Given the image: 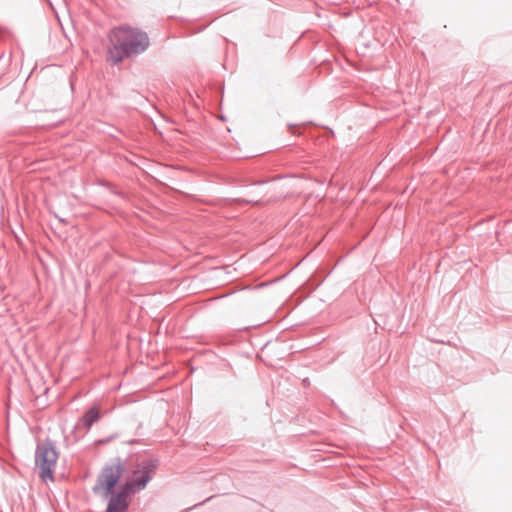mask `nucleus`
<instances>
[{
  "mask_svg": "<svg viewBox=\"0 0 512 512\" xmlns=\"http://www.w3.org/2000/svg\"><path fill=\"white\" fill-rule=\"evenodd\" d=\"M57 459L58 454L50 444H43L38 448L36 461L41 470L40 476L43 480L52 479Z\"/></svg>",
  "mask_w": 512,
  "mask_h": 512,
  "instance_id": "nucleus-3",
  "label": "nucleus"
},
{
  "mask_svg": "<svg viewBox=\"0 0 512 512\" xmlns=\"http://www.w3.org/2000/svg\"><path fill=\"white\" fill-rule=\"evenodd\" d=\"M99 410L96 407L91 408L83 417L82 421L86 428H90V426L99 419Z\"/></svg>",
  "mask_w": 512,
  "mask_h": 512,
  "instance_id": "nucleus-5",
  "label": "nucleus"
},
{
  "mask_svg": "<svg viewBox=\"0 0 512 512\" xmlns=\"http://www.w3.org/2000/svg\"><path fill=\"white\" fill-rule=\"evenodd\" d=\"M149 46V39L145 32L121 25L110 30L106 48V61L115 65L125 58L145 51Z\"/></svg>",
  "mask_w": 512,
  "mask_h": 512,
  "instance_id": "nucleus-1",
  "label": "nucleus"
},
{
  "mask_svg": "<svg viewBox=\"0 0 512 512\" xmlns=\"http://www.w3.org/2000/svg\"><path fill=\"white\" fill-rule=\"evenodd\" d=\"M150 471L146 466H139L135 469L129 479L122 485L131 494L136 491L145 488L146 484L150 480Z\"/></svg>",
  "mask_w": 512,
  "mask_h": 512,
  "instance_id": "nucleus-4",
  "label": "nucleus"
},
{
  "mask_svg": "<svg viewBox=\"0 0 512 512\" xmlns=\"http://www.w3.org/2000/svg\"><path fill=\"white\" fill-rule=\"evenodd\" d=\"M123 471L124 468L119 463L106 466L98 476L93 488L95 493L104 497L110 495L106 512H126L129 506L133 494L122 486L117 491L115 490Z\"/></svg>",
  "mask_w": 512,
  "mask_h": 512,
  "instance_id": "nucleus-2",
  "label": "nucleus"
}]
</instances>
